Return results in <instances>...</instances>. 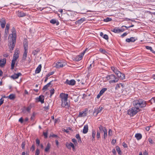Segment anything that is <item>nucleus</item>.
<instances>
[{
  "label": "nucleus",
  "instance_id": "obj_1",
  "mask_svg": "<svg viewBox=\"0 0 155 155\" xmlns=\"http://www.w3.org/2000/svg\"><path fill=\"white\" fill-rule=\"evenodd\" d=\"M12 34L9 35L8 36V41L10 43V45L11 46L12 49L14 48L16 42V34L15 33V29L14 28H13L12 29Z\"/></svg>",
  "mask_w": 155,
  "mask_h": 155
},
{
  "label": "nucleus",
  "instance_id": "obj_2",
  "mask_svg": "<svg viewBox=\"0 0 155 155\" xmlns=\"http://www.w3.org/2000/svg\"><path fill=\"white\" fill-rule=\"evenodd\" d=\"M133 104L138 110L139 107H144L146 105V102L141 99L134 101L133 102Z\"/></svg>",
  "mask_w": 155,
  "mask_h": 155
},
{
  "label": "nucleus",
  "instance_id": "obj_3",
  "mask_svg": "<svg viewBox=\"0 0 155 155\" xmlns=\"http://www.w3.org/2000/svg\"><path fill=\"white\" fill-rule=\"evenodd\" d=\"M23 44L24 51V52L21 60V62L24 61L25 60L27 56L28 51V43L27 40H24Z\"/></svg>",
  "mask_w": 155,
  "mask_h": 155
},
{
  "label": "nucleus",
  "instance_id": "obj_4",
  "mask_svg": "<svg viewBox=\"0 0 155 155\" xmlns=\"http://www.w3.org/2000/svg\"><path fill=\"white\" fill-rule=\"evenodd\" d=\"M107 80H109V82L110 84L115 83L118 81V79L116 77L115 75L111 74L108 75L105 77Z\"/></svg>",
  "mask_w": 155,
  "mask_h": 155
},
{
  "label": "nucleus",
  "instance_id": "obj_5",
  "mask_svg": "<svg viewBox=\"0 0 155 155\" xmlns=\"http://www.w3.org/2000/svg\"><path fill=\"white\" fill-rule=\"evenodd\" d=\"M138 109L136 107H132L130 109L127 110V114L130 116H133L138 112Z\"/></svg>",
  "mask_w": 155,
  "mask_h": 155
},
{
  "label": "nucleus",
  "instance_id": "obj_6",
  "mask_svg": "<svg viewBox=\"0 0 155 155\" xmlns=\"http://www.w3.org/2000/svg\"><path fill=\"white\" fill-rule=\"evenodd\" d=\"M61 106L62 107H65L67 108H69L70 107L69 101L68 100L65 101H62Z\"/></svg>",
  "mask_w": 155,
  "mask_h": 155
},
{
  "label": "nucleus",
  "instance_id": "obj_7",
  "mask_svg": "<svg viewBox=\"0 0 155 155\" xmlns=\"http://www.w3.org/2000/svg\"><path fill=\"white\" fill-rule=\"evenodd\" d=\"M87 109L86 108L84 110L80 112L78 117H85L87 114Z\"/></svg>",
  "mask_w": 155,
  "mask_h": 155
},
{
  "label": "nucleus",
  "instance_id": "obj_8",
  "mask_svg": "<svg viewBox=\"0 0 155 155\" xmlns=\"http://www.w3.org/2000/svg\"><path fill=\"white\" fill-rule=\"evenodd\" d=\"M68 94L61 93L60 94V97L62 101H65L68 100Z\"/></svg>",
  "mask_w": 155,
  "mask_h": 155
},
{
  "label": "nucleus",
  "instance_id": "obj_9",
  "mask_svg": "<svg viewBox=\"0 0 155 155\" xmlns=\"http://www.w3.org/2000/svg\"><path fill=\"white\" fill-rule=\"evenodd\" d=\"M86 50V49L83 52L81 53L80 54L74 58V60L76 61H78L81 60L85 53Z\"/></svg>",
  "mask_w": 155,
  "mask_h": 155
},
{
  "label": "nucleus",
  "instance_id": "obj_10",
  "mask_svg": "<svg viewBox=\"0 0 155 155\" xmlns=\"http://www.w3.org/2000/svg\"><path fill=\"white\" fill-rule=\"evenodd\" d=\"M66 65L65 62H63L61 61L58 62L56 64V67L57 68H62Z\"/></svg>",
  "mask_w": 155,
  "mask_h": 155
},
{
  "label": "nucleus",
  "instance_id": "obj_11",
  "mask_svg": "<svg viewBox=\"0 0 155 155\" xmlns=\"http://www.w3.org/2000/svg\"><path fill=\"white\" fill-rule=\"evenodd\" d=\"M65 83L71 85H74L75 84V81L73 79H72L71 80L67 79Z\"/></svg>",
  "mask_w": 155,
  "mask_h": 155
},
{
  "label": "nucleus",
  "instance_id": "obj_12",
  "mask_svg": "<svg viewBox=\"0 0 155 155\" xmlns=\"http://www.w3.org/2000/svg\"><path fill=\"white\" fill-rule=\"evenodd\" d=\"M44 97L43 95H40L39 97L36 98V101L37 102H40L41 104L44 103Z\"/></svg>",
  "mask_w": 155,
  "mask_h": 155
},
{
  "label": "nucleus",
  "instance_id": "obj_13",
  "mask_svg": "<svg viewBox=\"0 0 155 155\" xmlns=\"http://www.w3.org/2000/svg\"><path fill=\"white\" fill-rule=\"evenodd\" d=\"M0 24L1 28H4L5 25L6 21L5 20L4 18H2L0 19Z\"/></svg>",
  "mask_w": 155,
  "mask_h": 155
},
{
  "label": "nucleus",
  "instance_id": "obj_14",
  "mask_svg": "<svg viewBox=\"0 0 155 155\" xmlns=\"http://www.w3.org/2000/svg\"><path fill=\"white\" fill-rule=\"evenodd\" d=\"M103 108L102 107H100L98 109L95 110L94 112V114H96L95 116H97L99 113L101 112Z\"/></svg>",
  "mask_w": 155,
  "mask_h": 155
},
{
  "label": "nucleus",
  "instance_id": "obj_15",
  "mask_svg": "<svg viewBox=\"0 0 155 155\" xmlns=\"http://www.w3.org/2000/svg\"><path fill=\"white\" fill-rule=\"evenodd\" d=\"M28 120V117H26L24 120L22 117L20 118V122L24 124H25Z\"/></svg>",
  "mask_w": 155,
  "mask_h": 155
},
{
  "label": "nucleus",
  "instance_id": "obj_16",
  "mask_svg": "<svg viewBox=\"0 0 155 155\" xmlns=\"http://www.w3.org/2000/svg\"><path fill=\"white\" fill-rule=\"evenodd\" d=\"M6 63V59L4 58L0 60V66L3 67Z\"/></svg>",
  "mask_w": 155,
  "mask_h": 155
},
{
  "label": "nucleus",
  "instance_id": "obj_17",
  "mask_svg": "<svg viewBox=\"0 0 155 155\" xmlns=\"http://www.w3.org/2000/svg\"><path fill=\"white\" fill-rule=\"evenodd\" d=\"M88 131V126L87 125H85L84 126L83 130V133L84 134H86Z\"/></svg>",
  "mask_w": 155,
  "mask_h": 155
},
{
  "label": "nucleus",
  "instance_id": "obj_18",
  "mask_svg": "<svg viewBox=\"0 0 155 155\" xmlns=\"http://www.w3.org/2000/svg\"><path fill=\"white\" fill-rule=\"evenodd\" d=\"M126 41L127 42H134L136 40L134 38L131 37L130 38H127L126 39Z\"/></svg>",
  "mask_w": 155,
  "mask_h": 155
},
{
  "label": "nucleus",
  "instance_id": "obj_19",
  "mask_svg": "<svg viewBox=\"0 0 155 155\" xmlns=\"http://www.w3.org/2000/svg\"><path fill=\"white\" fill-rule=\"evenodd\" d=\"M85 20L84 18H81L80 19L76 21L75 23L76 24H79L82 23Z\"/></svg>",
  "mask_w": 155,
  "mask_h": 155
},
{
  "label": "nucleus",
  "instance_id": "obj_20",
  "mask_svg": "<svg viewBox=\"0 0 155 155\" xmlns=\"http://www.w3.org/2000/svg\"><path fill=\"white\" fill-rule=\"evenodd\" d=\"M41 64H40L38 65V67L36 68L35 70L36 73H39L41 71Z\"/></svg>",
  "mask_w": 155,
  "mask_h": 155
},
{
  "label": "nucleus",
  "instance_id": "obj_21",
  "mask_svg": "<svg viewBox=\"0 0 155 155\" xmlns=\"http://www.w3.org/2000/svg\"><path fill=\"white\" fill-rule=\"evenodd\" d=\"M19 76V73H18L17 74H15L14 75L11 76V78L13 79H16L18 78Z\"/></svg>",
  "mask_w": 155,
  "mask_h": 155
},
{
  "label": "nucleus",
  "instance_id": "obj_22",
  "mask_svg": "<svg viewBox=\"0 0 155 155\" xmlns=\"http://www.w3.org/2000/svg\"><path fill=\"white\" fill-rule=\"evenodd\" d=\"M135 137L138 140H140L142 137V135L139 133L136 134L135 135Z\"/></svg>",
  "mask_w": 155,
  "mask_h": 155
},
{
  "label": "nucleus",
  "instance_id": "obj_23",
  "mask_svg": "<svg viewBox=\"0 0 155 155\" xmlns=\"http://www.w3.org/2000/svg\"><path fill=\"white\" fill-rule=\"evenodd\" d=\"M99 131L101 133L102 131L104 132L105 131V130H107V129L105 128L104 127H103L100 125V127H99Z\"/></svg>",
  "mask_w": 155,
  "mask_h": 155
},
{
  "label": "nucleus",
  "instance_id": "obj_24",
  "mask_svg": "<svg viewBox=\"0 0 155 155\" xmlns=\"http://www.w3.org/2000/svg\"><path fill=\"white\" fill-rule=\"evenodd\" d=\"M50 22L51 23L53 24H56L57 25H58L59 24V23L58 21H57L56 20L54 19H51L50 21Z\"/></svg>",
  "mask_w": 155,
  "mask_h": 155
},
{
  "label": "nucleus",
  "instance_id": "obj_25",
  "mask_svg": "<svg viewBox=\"0 0 155 155\" xmlns=\"http://www.w3.org/2000/svg\"><path fill=\"white\" fill-rule=\"evenodd\" d=\"M52 81H51L50 82L47 84L46 85H45L42 89L43 90H46L48 89V87H49L50 85L51 84V83Z\"/></svg>",
  "mask_w": 155,
  "mask_h": 155
},
{
  "label": "nucleus",
  "instance_id": "obj_26",
  "mask_svg": "<svg viewBox=\"0 0 155 155\" xmlns=\"http://www.w3.org/2000/svg\"><path fill=\"white\" fill-rule=\"evenodd\" d=\"M19 55L18 54V53L15 52L14 54L13 58L12 60H13L15 61H16Z\"/></svg>",
  "mask_w": 155,
  "mask_h": 155
},
{
  "label": "nucleus",
  "instance_id": "obj_27",
  "mask_svg": "<svg viewBox=\"0 0 155 155\" xmlns=\"http://www.w3.org/2000/svg\"><path fill=\"white\" fill-rule=\"evenodd\" d=\"M51 147V144L50 143H48L47 144V146L45 149V151L47 152L48 151Z\"/></svg>",
  "mask_w": 155,
  "mask_h": 155
},
{
  "label": "nucleus",
  "instance_id": "obj_28",
  "mask_svg": "<svg viewBox=\"0 0 155 155\" xmlns=\"http://www.w3.org/2000/svg\"><path fill=\"white\" fill-rule=\"evenodd\" d=\"M67 147L68 148H71V147H72L73 148V149L74 148V146L73 143H70L68 145H66Z\"/></svg>",
  "mask_w": 155,
  "mask_h": 155
},
{
  "label": "nucleus",
  "instance_id": "obj_29",
  "mask_svg": "<svg viewBox=\"0 0 155 155\" xmlns=\"http://www.w3.org/2000/svg\"><path fill=\"white\" fill-rule=\"evenodd\" d=\"M75 137L78 139V142L79 143H81L82 142L81 138L79 134H76L75 136Z\"/></svg>",
  "mask_w": 155,
  "mask_h": 155
},
{
  "label": "nucleus",
  "instance_id": "obj_30",
  "mask_svg": "<svg viewBox=\"0 0 155 155\" xmlns=\"http://www.w3.org/2000/svg\"><path fill=\"white\" fill-rule=\"evenodd\" d=\"M120 79L122 80L124 79L125 78V75L124 74L121 73V74L117 76Z\"/></svg>",
  "mask_w": 155,
  "mask_h": 155
},
{
  "label": "nucleus",
  "instance_id": "obj_31",
  "mask_svg": "<svg viewBox=\"0 0 155 155\" xmlns=\"http://www.w3.org/2000/svg\"><path fill=\"white\" fill-rule=\"evenodd\" d=\"M105 131L104 132L103 137V138L104 140H105L106 138L107 137V130H105Z\"/></svg>",
  "mask_w": 155,
  "mask_h": 155
},
{
  "label": "nucleus",
  "instance_id": "obj_32",
  "mask_svg": "<svg viewBox=\"0 0 155 155\" xmlns=\"http://www.w3.org/2000/svg\"><path fill=\"white\" fill-rule=\"evenodd\" d=\"M92 140L93 141L95 139V137L96 135V132L94 130H92Z\"/></svg>",
  "mask_w": 155,
  "mask_h": 155
},
{
  "label": "nucleus",
  "instance_id": "obj_33",
  "mask_svg": "<svg viewBox=\"0 0 155 155\" xmlns=\"http://www.w3.org/2000/svg\"><path fill=\"white\" fill-rule=\"evenodd\" d=\"M10 25L9 24H7L6 25V28L5 29V33L7 34L8 32V30H9Z\"/></svg>",
  "mask_w": 155,
  "mask_h": 155
},
{
  "label": "nucleus",
  "instance_id": "obj_34",
  "mask_svg": "<svg viewBox=\"0 0 155 155\" xmlns=\"http://www.w3.org/2000/svg\"><path fill=\"white\" fill-rule=\"evenodd\" d=\"M8 98L11 100H13L15 97V95L13 94H10L9 96H8Z\"/></svg>",
  "mask_w": 155,
  "mask_h": 155
},
{
  "label": "nucleus",
  "instance_id": "obj_35",
  "mask_svg": "<svg viewBox=\"0 0 155 155\" xmlns=\"http://www.w3.org/2000/svg\"><path fill=\"white\" fill-rule=\"evenodd\" d=\"M107 88H102L100 91V94L102 95L104 92L107 91Z\"/></svg>",
  "mask_w": 155,
  "mask_h": 155
},
{
  "label": "nucleus",
  "instance_id": "obj_36",
  "mask_svg": "<svg viewBox=\"0 0 155 155\" xmlns=\"http://www.w3.org/2000/svg\"><path fill=\"white\" fill-rule=\"evenodd\" d=\"M15 61L13 60H12L11 65V69L12 70L14 69L15 64Z\"/></svg>",
  "mask_w": 155,
  "mask_h": 155
},
{
  "label": "nucleus",
  "instance_id": "obj_37",
  "mask_svg": "<svg viewBox=\"0 0 155 155\" xmlns=\"http://www.w3.org/2000/svg\"><path fill=\"white\" fill-rule=\"evenodd\" d=\"M116 150L117 151L118 154L121 155V152L120 149L119 147L118 146H116Z\"/></svg>",
  "mask_w": 155,
  "mask_h": 155
},
{
  "label": "nucleus",
  "instance_id": "obj_38",
  "mask_svg": "<svg viewBox=\"0 0 155 155\" xmlns=\"http://www.w3.org/2000/svg\"><path fill=\"white\" fill-rule=\"evenodd\" d=\"M112 31L115 33H118L120 32V29L116 28H114Z\"/></svg>",
  "mask_w": 155,
  "mask_h": 155
},
{
  "label": "nucleus",
  "instance_id": "obj_39",
  "mask_svg": "<svg viewBox=\"0 0 155 155\" xmlns=\"http://www.w3.org/2000/svg\"><path fill=\"white\" fill-rule=\"evenodd\" d=\"M145 47L147 49L150 50L152 52H154L153 50L151 47L147 46H146Z\"/></svg>",
  "mask_w": 155,
  "mask_h": 155
},
{
  "label": "nucleus",
  "instance_id": "obj_40",
  "mask_svg": "<svg viewBox=\"0 0 155 155\" xmlns=\"http://www.w3.org/2000/svg\"><path fill=\"white\" fill-rule=\"evenodd\" d=\"M54 88L50 90V98H51L52 95L54 93Z\"/></svg>",
  "mask_w": 155,
  "mask_h": 155
},
{
  "label": "nucleus",
  "instance_id": "obj_41",
  "mask_svg": "<svg viewBox=\"0 0 155 155\" xmlns=\"http://www.w3.org/2000/svg\"><path fill=\"white\" fill-rule=\"evenodd\" d=\"M151 104L153 103H155V99L154 97L152 98L149 101Z\"/></svg>",
  "mask_w": 155,
  "mask_h": 155
},
{
  "label": "nucleus",
  "instance_id": "obj_42",
  "mask_svg": "<svg viewBox=\"0 0 155 155\" xmlns=\"http://www.w3.org/2000/svg\"><path fill=\"white\" fill-rule=\"evenodd\" d=\"M112 20V19L109 18H107L104 19V21L105 22H107L110 21Z\"/></svg>",
  "mask_w": 155,
  "mask_h": 155
},
{
  "label": "nucleus",
  "instance_id": "obj_43",
  "mask_svg": "<svg viewBox=\"0 0 155 155\" xmlns=\"http://www.w3.org/2000/svg\"><path fill=\"white\" fill-rule=\"evenodd\" d=\"M100 133H101V132L99 131L98 130L97 131V137L98 139L100 138Z\"/></svg>",
  "mask_w": 155,
  "mask_h": 155
},
{
  "label": "nucleus",
  "instance_id": "obj_44",
  "mask_svg": "<svg viewBox=\"0 0 155 155\" xmlns=\"http://www.w3.org/2000/svg\"><path fill=\"white\" fill-rule=\"evenodd\" d=\"M39 50L38 49H36L33 51L32 52V54L34 55L36 54L39 52Z\"/></svg>",
  "mask_w": 155,
  "mask_h": 155
},
{
  "label": "nucleus",
  "instance_id": "obj_45",
  "mask_svg": "<svg viewBox=\"0 0 155 155\" xmlns=\"http://www.w3.org/2000/svg\"><path fill=\"white\" fill-rule=\"evenodd\" d=\"M99 51L100 52L103 54H105L107 53V51L103 49L102 48H100L99 50Z\"/></svg>",
  "mask_w": 155,
  "mask_h": 155
},
{
  "label": "nucleus",
  "instance_id": "obj_46",
  "mask_svg": "<svg viewBox=\"0 0 155 155\" xmlns=\"http://www.w3.org/2000/svg\"><path fill=\"white\" fill-rule=\"evenodd\" d=\"M72 141L74 143L75 145H77L78 144L77 141L75 138H73L72 140Z\"/></svg>",
  "mask_w": 155,
  "mask_h": 155
},
{
  "label": "nucleus",
  "instance_id": "obj_47",
  "mask_svg": "<svg viewBox=\"0 0 155 155\" xmlns=\"http://www.w3.org/2000/svg\"><path fill=\"white\" fill-rule=\"evenodd\" d=\"M115 71V73L117 75V76L121 74V73L120 71H118L117 69Z\"/></svg>",
  "mask_w": 155,
  "mask_h": 155
},
{
  "label": "nucleus",
  "instance_id": "obj_48",
  "mask_svg": "<svg viewBox=\"0 0 155 155\" xmlns=\"http://www.w3.org/2000/svg\"><path fill=\"white\" fill-rule=\"evenodd\" d=\"M112 134V130L110 129L108 130V135L109 136H111Z\"/></svg>",
  "mask_w": 155,
  "mask_h": 155
},
{
  "label": "nucleus",
  "instance_id": "obj_49",
  "mask_svg": "<svg viewBox=\"0 0 155 155\" xmlns=\"http://www.w3.org/2000/svg\"><path fill=\"white\" fill-rule=\"evenodd\" d=\"M26 15V14L22 12H20V17H22Z\"/></svg>",
  "mask_w": 155,
  "mask_h": 155
},
{
  "label": "nucleus",
  "instance_id": "obj_50",
  "mask_svg": "<svg viewBox=\"0 0 155 155\" xmlns=\"http://www.w3.org/2000/svg\"><path fill=\"white\" fill-rule=\"evenodd\" d=\"M44 136L45 138H47L48 137V132H44L43 133Z\"/></svg>",
  "mask_w": 155,
  "mask_h": 155
},
{
  "label": "nucleus",
  "instance_id": "obj_51",
  "mask_svg": "<svg viewBox=\"0 0 155 155\" xmlns=\"http://www.w3.org/2000/svg\"><path fill=\"white\" fill-rule=\"evenodd\" d=\"M103 38L106 40H108V35L106 34L104 35L103 36Z\"/></svg>",
  "mask_w": 155,
  "mask_h": 155
},
{
  "label": "nucleus",
  "instance_id": "obj_52",
  "mask_svg": "<svg viewBox=\"0 0 155 155\" xmlns=\"http://www.w3.org/2000/svg\"><path fill=\"white\" fill-rule=\"evenodd\" d=\"M111 70L113 71L114 73L115 72V71H116V70L117 69V68L113 67H111Z\"/></svg>",
  "mask_w": 155,
  "mask_h": 155
},
{
  "label": "nucleus",
  "instance_id": "obj_53",
  "mask_svg": "<svg viewBox=\"0 0 155 155\" xmlns=\"http://www.w3.org/2000/svg\"><path fill=\"white\" fill-rule=\"evenodd\" d=\"M54 73V72H50L48 73L46 75L48 77L51 75H52Z\"/></svg>",
  "mask_w": 155,
  "mask_h": 155
},
{
  "label": "nucleus",
  "instance_id": "obj_54",
  "mask_svg": "<svg viewBox=\"0 0 155 155\" xmlns=\"http://www.w3.org/2000/svg\"><path fill=\"white\" fill-rule=\"evenodd\" d=\"M40 153V151L38 149L36 150L35 154V155H38Z\"/></svg>",
  "mask_w": 155,
  "mask_h": 155
},
{
  "label": "nucleus",
  "instance_id": "obj_55",
  "mask_svg": "<svg viewBox=\"0 0 155 155\" xmlns=\"http://www.w3.org/2000/svg\"><path fill=\"white\" fill-rule=\"evenodd\" d=\"M49 108V106L48 105L47 106H45L43 107V108L45 110H48Z\"/></svg>",
  "mask_w": 155,
  "mask_h": 155
},
{
  "label": "nucleus",
  "instance_id": "obj_56",
  "mask_svg": "<svg viewBox=\"0 0 155 155\" xmlns=\"http://www.w3.org/2000/svg\"><path fill=\"white\" fill-rule=\"evenodd\" d=\"M25 144V142H23L21 144V147L22 149H24V148Z\"/></svg>",
  "mask_w": 155,
  "mask_h": 155
},
{
  "label": "nucleus",
  "instance_id": "obj_57",
  "mask_svg": "<svg viewBox=\"0 0 155 155\" xmlns=\"http://www.w3.org/2000/svg\"><path fill=\"white\" fill-rule=\"evenodd\" d=\"M4 100L2 98L0 99V106L3 103Z\"/></svg>",
  "mask_w": 155,
  "mask_h": 155
},
{
  "label": "nucleus",
  "instance_id": "obj_58",
  "mask_svg": "<svg viewBox=\"0 0 155 155\" xmlns=\"http://www.w3.org/2000/svg\"><path fill=\"white\" fill-rule=\"evenodd\" d=\"M122 145L124 148H127V145L124 142H123V143Z\"/></svg>",
  "mask_w": 155,
  "mask_h": 155
},
{
  "label": "nucleus",
  "instance_id": "obj_59",
  "mask_svg": "<svg viewBox=\"0 0 155 155\" xmlns=\"http://www.w3.org/2000/svg\"><path fill=\"white\" fill-rule=\"evenodd\" d=\"M31 109V107H28L26 108V110L28 112H29L30 111V110Z\"/></svg>",
  "mask_w": 155,
  "mask_h": 155
},
{
  "label": "nucleus",
  "instance_id": "obj_60",
  "mask_svg": "<svg viewBox=\"0 0 155 155\" xmlns=\"http://www.w3.org/2000/svg\"><path fill=\"white\" fill-rule=\"evenodd\" d=\"M148 141L149 143L151 144H153V142L151 138H149L148 139Z\"/></svg>",
  "mask_w": 155,
  "mask_h": 155
},
{
  "label": "nucleus",
  "instance_id": "obj_61",
  "mask_svg": "<svg viewBox=\"0 0 155 155\" xmlns=\"http://www.w3.org/2000/svg\"><path fill=\"white\" fill-rule=\"evenodd\" d=\"M58 137V136L57 135L54 134H53L52 135H50V137Z\"/></svg>",
  "mask_w": 155,
  "mask_h": 155
},
{
  "label": "nucleus",
  "instance_id": "obj_62",
  "mask_svg": "<svg viewBox=\"0 0 155 155\" xmlns=\"http://www.w3.org/2000/svg\"><path fill=\"white\" fill-rule=\"evenodd\" d=\"M127 33L126 32H125L124 33L121 35V37H124L126 36L127 35Z\"/></svg>",
  "mask_w": 155,
  "mask_h": 155
},
{
  "label": "nucleus",
  "instance_id": "obj_63",
  "mask_svg": "<svg viewBox=\"0 0 155 155\" xmlns=\"http://www.w3.org/2000/svg\"><path fill=\"white\" fill-rule=\"evenodd\" d=\"M36 143L38 145H39L40 144V140L38 139H37L36 140Z\"/></svg>",
  "mask_w": 155,
  "mask_h": 155
},
{
  "label": "nucleus",
  "instance_id": "obj_64",
  "mask_svg": "<svg viewBox=\"0 0 155 155\" xmlns=\"http://www.w3.org/2000/svg\"><path fill=\"white\" fill-rule=\"evenodd\" d=\"M120 88V84H117L116 87V89H118V88Z\"/></svg>",
  "mask_w": 155,
  "mask_h": 155
}]
</instances>
